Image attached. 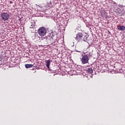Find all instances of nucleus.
<instances>
[{"mask_svg": "<svg viewBox=\"0 0 125 125\" xmlns=\"http://www.w3.org/2000/svg\"><path fill=\"white\" fill-rule=\"evenodd\" d=\"M87 72L88 74H92V73H93V70L92 68H89L87 69Z\"/></svg>", "mask_w": 125, "mask_h": 125, "instance_id": "obj_9", "label": "nucleus"}, {"mask_svg": "<svg viewBox=\"0 0 125 125\" xmlns=\"http://www.w3.org/2000/svg\"><path fill=\"white\" fill-rule=\"evenodd\" d=\"M47 32V30H46V29L44 27H40L38 30V33L39 35V36H41V37H43L44 36H45L46 35V33Z\"/></svg>", "mask_w": 125, "mask_h": 125, "instance_id": "obj_2", "label": "nucleus"}, {"mask_svg": "<svg viewBox=\"0 0 125 125\" xmlns=\"http://www.w3.org/2000/svg\"><path fill=\"white\" fill-rule=\"evenodd\" d=\"M25 68H32L33 67V64H26L25 65Z\"/></svg>", "mask_w": 125, "mask_h": 125, "instance_id": "obj_10", "label": "nucleus"}, {"mask_svg": "<svg viewBox=\"0 0 125 125\" xmlns=\"http://www.w3.org/2000/svg\"><path fill=\"white\" fill-rule=\"evenodd\" d=\"M101 15L102 17L105 18V19H107V18H108V13L106 12V10H105L104 9L101 10Z\"/></svg>", "mask_w": 125, "mask_h": 125, "instance_id": "obj_6", "label": "nucleus"}, {"mask_svg": "<svg viewBox=\"0 0 125 125\" xmlns=\"http://www.w3.org/2000/svg\"><path fill=\"white\" fill-rule=\"evenodd\" d=\"M33 40H35L36 42H39L41 40V37L39 36L38 33H35L34 35L32 37Z\"/></svg>", "mask_w": 125, "mask_h": 125, "instance_id": "obj_7", "label": "nucleus"}, {"mask_svg": "<svg viewBox=\"0 0 125 125\" xmlns=\"http://www.w3.org/2000/svg\"><path fill=\"white\" fill-rule=\"evenodd\" d=\"M84 38H86L85 36H83V34L81 33H78L76 36L75 40L77 41V42H80V41H84V42H86V40L84 39Z\"/></svg>", "mask_w": 125, "mask_h": 125, "instance_id": "obj_3", "label": "nucleus"}, {"mask_svg": "<svg viewBox=\"0 0 125 125\" xmlns=\"http://www.w3.org/2000/svg\"><path fill=\"white\" fill-rule=\"evenodd\" d=\"M109 34H111V32L110 31H108Z\"/></svg>", "mask_w": 125, "mask_h": 125, "instance_id": "obj_15", "label": "nucleus"}, {"mask_svg": "<svg viewBox=\"0 0 125 125\" xmlns=\"http://www.w3.org/2000/svg\"><path fill=\"white\" fill-rule=\"evenodd\" d=\"M10 3H13V1H10Z\"/></svg>", "mask_w": 125, "mask_h": 125, "instance_id": "obj_14", "label": "nucleus"}, {"mask_svg": "<svg viewBox=\"0 0 125 125\" xmlns=\"http://www.w3.org/2000/svg\"><path fill=\"white\" fill-rule=\"evenodd\" d=\"M50 62H52V61L45 60L46 66L48 69H49V66H50Z\"/></svg>", "mask_w": 125, "mask_h": 125, "instance_id": "obj_8", "label": "nucleus"}, {"mask_svg": "<svg viewBox=\"0 0 125 125\" xmlns=\"http://www.w3.org/2000/svg\"><path fill=\"white\" fill-rule=\"evenodd\" d=\"M57 38V35H54L53 33H49L47 36L42 37V40L44 44H46L47 45H50V44H52L53 40H56Z\"/></svg>", "mask_w": 125, "mask_h": 125, "instance_id": "obj_1", "label": "nucleus"}, {"mask_svg": "<svg viewBox=\"0 0 125 125\" xmlns=\"http://www.w3.org/2000/svg\"><path fill=\"white\" fill-rule=\"evenodd\" d=\"M30 28H32L33 29H34V28H35V25H34V24H31V25H30Z\"/></svg>", "mask_w": 125, "mask_h": 125, "instance_id": "obj_12", "label": "nucleus"}, {"mask_svg": "<svg viewBox=\"0 0 125 125\" xmlns=\"http://www.w3.org/2000/svg\"><path fill=\"white\" fill-rule=\"evenodd\" d=\"M76 72H77V73H81V70H77Z\"/></svg>", "mask_w": 125, "mask_h": 125, "instance_id": "obj_13", "label": "nucleus"}, {"mask_svg": "<svg viewBox=\"0 0 125 125\" xmlns=\"http://www.w3.org/2000/svg\"><path fill=\"white\" fill-rule=\"evenodd\" d=\"M118 30H121V31H125V26H120L119 27H118Z\"/></svg>", "mask_w": 125, "mask_h": 125, "instance_id": "obj_11", "label": "nucleus"}, {"mask_svg": "<svg viewBox=\"0 0 125 125\" xmlns=\"http://www.w3.org/2000/svg\"><path fill=\"white\" fill-rule=\"evenodd\" d=\"M1 17L4 21H7L9 19V14H7L6 12H3L1 14Z\"/></svg>", "mask_w": 125, "mask_h": 125, "instance_id": "obj_5", "label": "nucleus"}, {"mask_svg": "<svg viewBox=\"0 0 125 125\" xmlns=\"http://www.w3.org/2000/svg\"><path fill=\"white\" fill-rule=\"evenodd\" d=\"M89 60V57L88 55L84 54L82 56L81 58V62L83 64H87L88 63V61Z\"/></svg>", "mask_w": 125, "mask_h": 125, "instance_id": "obj_4", "label": "nucleus"}]
</instances>
